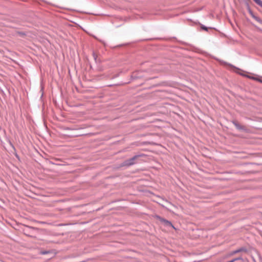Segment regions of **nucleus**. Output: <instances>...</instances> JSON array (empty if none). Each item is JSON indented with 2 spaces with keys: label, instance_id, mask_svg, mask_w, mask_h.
<instances>
[{
  "label": "nucleus",
  "instance_id": "obj_10",
  "mask_svg": "<svg viewBox=\"0 0 262 262\" xmlns=\"http://www.w3.org/2000/svg\"><path fill=\"white\" fill-rule=\"evenodd\" d=\"M93 57H94V58L95 59V60H96L97 56H96V55H95V53H93Z\"/></svg>",
  "mask_w": 262,
  "mask_h": 262
},
{
  "label": "nucleus",
  "instance_id": "obj_5",
  "mask_svg": "<svg viewBox=\"0 0 262 262\" xmlns=\"http://www.w3.org/2000/svg\"><path fill=\"white\" fill-rule=\"evenodd\" d=\"M256 4L262 7V1L261 0H253Z\"/></svg>",
  "mask_w": 262,
  "mask_h": 262
},
{
  "label": "nucleus",
  "instance_id": "obj_11",
  "mask_svg": "<svg viewBox=\"0 0 262 262\" xmlns=\"http://www.w3.org/2000/svg\"><path fill=\"white\" fill-rule=\"evenodd\" d=\"M10 145L13 147L12 144L10 142Z\"/></svg>",
  "mask_w": 262,
  "mask_h": 262
},
{
  "label": "nucleus",
  "instance_id": "obj_7",
  "mask_svg": "<svg viewBox=\"0 0 262 262\" xmlns=\"http://www.w3.org/2000/svg\"><path fill=\"white\" fill-rule=\"evenodd\" d=\"M49 253V252L47 251H43L41 252V254H42L43 255L47 254H48Z\"/></svg>",
  "mask_w": 262,
  "mask_h": 262
},
{
  "label": "nucleus",
  "instance_id": "obj_9",
  "mask_svg": "<svg viewBox=\"0 0 262 262\" xmlns=\"http://www.w3.org/2000/svg\"><path fill=\"white\" fill-rule=\"evenodd\" d=\"M18 33H19L21 36H24V35H25V34H26L24 32H19Z\"/></svg>",
  "mask_w": 262,
  "mask_h": 262
},
{
  "label": "nucleus",
  "instance_id": "obj_6",
  "mask_svg": "<svg viewBox=\"0 0 262 262\" xmlns=\"http://www.w3.org/2000/svg\"><path fill=\"white\" fill-rule=\"evenodd\" d=\"M243 260V258L241 257H237V258H234L230 261H228L227 262H234L236 260Z\"/></svg>",
  "mask_w": 262,
  "mask_h": 262
},
{
  "label": "nucleus",
  "instance_id": "obj_3",
  "mask_svg": "<svg viewBox=\"0 0 262 262\" xmlns=\"http://www.w3.org/2000/svg\"><path fill=\"white\" fill-rule=\"evenodd\" d=\"M232 122L237 129L240 130H246L245 127L239 124L237 121H232Z\"/></svg>",
  "mask_w": 262,
  "mask_h": 262
},
{
  "label": "nucleus",
  "instance_id": "obj_1",
  "mask_svg": "<svg viewBox=\"0 0 262 262\" xmlns=\"http://www.w3.org/2000/svg\"><path fill=\"white\" fill-rule=\"evenodd\" d=\"M141 155H135L132 158L125 160L122 164L123 166H129L135 164V160Z\"/></svg>",
  "mask_w": 262,
  "mask_h": 262
},
{
  "label": "nucleus",
  "instance_id": "obj_2",
  "mask_svg": "<svg viewBox=\"0 0 262 262\" xmlns=\"http://www.w3.org/2000/svg\"><path fill=\"white\" fill-rule=\"evenodd\" d=\"M156 218L157 219H158L159 221L163 223L165 226L167 227H170L172 228L173 229H176L175 227L172 225V224L171 223V222H170V221H168L159 215H157Z\"/></svg>",
  "mask_w": 262,
  "mask_h": 262
},
{
  "label": "nucleus",
  "instance_id": "obj_4",
  "mask_svg": "<svg viewBox=\"0 0 262 262\" xmlns=\"http://www.w3.org/2000/svg\"><path fill=\"white\" fill-rule=\"evenodd\" d=\"M246 251H247V249L245 248L242 247V248H240L236 250L232 251L230 255H232L241 252H246Z\"/></svg>",
  "mask_w": 262,
  "mask_h": 262
},
{
  "label": "nucleus",
  "instance_id": "obj_8",
  "mask_svg": "<svg viewBox=\"0 0 262 262\" xmlns=\"http://www.w3.org/2000/svg\"><path fill=\"white\" fill-rule=\"evenodd\" d=\"M201 28H202L203 30H205V31H207V30H208V28H207L206 26H204V25H203V26L201 27Z\"/></svg>",
  "mask_w": 262,
  "mask_h": 262
}]
</instances>
